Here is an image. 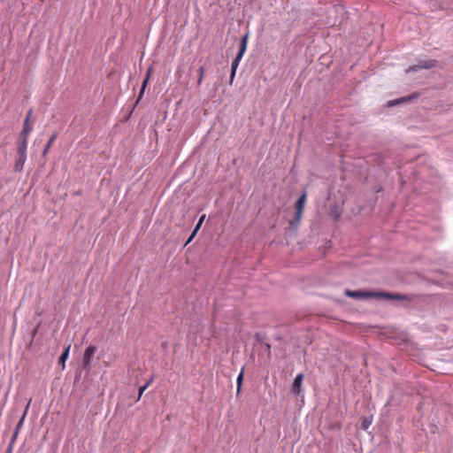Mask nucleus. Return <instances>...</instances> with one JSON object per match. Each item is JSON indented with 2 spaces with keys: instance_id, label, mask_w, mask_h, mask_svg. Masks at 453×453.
I'll return each instance as SVG.
<instances>
[{
  "instance_id": "obj_11",
  "label": "nucleus",
  "mask_w": 453,
  "mask_h": 453,
  "mask_svg": "<svg viewBox=\"0 0 453 453\" xmlns=\"http://www.w3.org/2000/svg\"><path fill=\"white\" fill-rule=\"evenodd\" d=\"M150 72H151V69H149L147 71L146 76H145V78H144V80L142 81V88H141V90H140L139 96H138V99L136 101V104H138V102L141 100V98L142 97V96L144 94L146 86H147L149 79H150Z\"/></svg>"
},
{
  "instance_id": "obj_19",
  "label": "nucleus",
  "mask_w": 453,
  "mask_h": 453,
  "mask_svg": "<svg viewBox=\"0 0 453 453\" xmlns=\"http://www.w3.org/2000/svg\"><path fill=\"white\" fill-rule=\"evenodd\" d=\"M341 211L338 206H334L330 209L329 215L334 219L337 220L341 217Z\"/></svg>"
},
{
  "instance_id": "obj_8",
  "label": "nucleus",
  "mask_w": 453,
  "mask_h": 453,
  "mask_svg": "<svg viewBox=\"0 0 453 453\" xmlns=\"http://www.w3.org/2000/svg\"><path fill=\"white\" fill-rule=\"evenodd\" d=\"M32 129L33 127L30 125V123H27V119H25L23 123V129L19 134V142H25V144L27 145L28 134L32 131Z\"/></svg>"
},
{
  "instance_id": "obj_3",
  "label": "nucleus",
  "mask_w": 453,
  "mask_h": 453,
  "mask_svg": "<svg viewBox=\"0 0 453 453\" xmlns=\"http://www.w3.org/2000/svg\"><path fill=\"white\" fill-rule=\"evenodd\" d=\"M345 295L349 297L355 299L371 298L376 297L377 292L374 291H365V290H345Z\"/></svg>"
},
{
  "instance_id": "obj_20",
  "label": "nucleus",
  "mask_w": 453,
  "mask_h": 453,
  "mask_svg": "<svg viewBox=\"0 0 453 453\" xmlns=\"http://www.w3.org/2000/svg\"><path fill=\"white\" fill-rule=\"evenodd\" d=\"M152 380H153V378H150L143 386L140 387L136 402H138L141 399L143 392L148 388V387L150 385Z\"/></svg>"
},
{
  "instance_id": "obj_2",
  "label": "nucleus",
  "mask_w": 453,
  "mask_h": 453,
  "mask_svg": "<svg viewBox=\"0 0 453 453\" xmlns=\"http://www.w3.org/2000/svg\"><path fill=\"white\" fill-rule=\"evenodd\" d=\"M438 60L428 59V60H418V64L409 67L408 72H417L421 69H432L438 65Z\"/></svg>"
},
{
  "instance_id": "obj_21",
  "label": "nucleus",
  "mask_w": 453,
  "mask_h": 453,
  "mask_svg": "<svg viewBox=\"0 0 453 453\" xmlns=\"http://www.w3.org/2000/svg\"><path fill=\"white\" fill-rule=\"evenodd\" d=\"M243 371H244V367H242L241 369V372L239 373V375L237 376V379H236V384H237V395L240 393L241 391V388H242V381H243Z\"/></svg>"
},
{
  "instance_id": "obj_26",
  "label": "nucleus",
  "mask_w": 453,
  "mask_h": 453,
  "mask_svg": "<svg viewBox=\"0 0 453 453\" xmlns=\"http://www.w3.org/2000/svg\"><path fill=\"white\" fill-rule=\"evenodd\" d=\"M235 73H236V72H234V71L231 69L230 80H229V84H230V85H232V84H233V81H234V79Z\"/></svg>"
},
{
  "instance_id": "obj_17",
  "label": "nucleus",
  "mask_w": 453,
  "mask_h": 453,
  "mask_svg": "<svg viewBox=\"0 0 453 453\" xmlns=\"http://www.w3.org/2000/svg\"><path fill=\"white\" fill-rule=\"evenodd\" d=\"M242 57H243V54L238 52L237 55L235 56V58H234L232 65H231V69L234 72H236L237 67H238Z\"/></svg>"
},
{
  "instance_id": "obj_16",
  "label": "nucleus",
  "mask_w": 453,
  "mask_h": 453,
  "mask_svg": "<svg viewBox=\"0 0 453 453\" xmlns=\"http://www.w3.org/2000/svg\"><path fill=\"white\" fill-rule=\"evenodd\" d=\"M29 404H30V402L27 404V407H26V409L24 411V413H23L22 417L20 418L19 421L18 422V424L16 425V427H15L14 431H17V432L19 433V430L21 429V427L23 426V423H24V420L26 418Z\"/></svg>"
},
{
  "instance_id": "obj_32",
  "label": "nucleus",
  "mask_w": 453,
  "mask_h": 453,
  "mask_svg": "<svg viewBox=\"0 0 453 453\" xmlns=\"http://www.w3.org/2000/svg\"><path fill=\"white\" fill-rule=\"evenodd\" d=\"M36 332H37V329H35L34 332H33V336L35 335Z\"/></svg>"
},
{
  "instance_id": "obj_4",
  "label": "nucleus",
  "mask_w": 453,
  "mask_h": 453,
  "mask_svg": "<svg viewBox=\"0 0 453 453\" xmlns=\"http://www.w3.org/2000/svg\"><path fill=\"white\" fill-rule=\"evenodd\" d=\"M96 350V348L93 345L88 346L85 349V352L83 354V358H82L84 369H86L88 371L90 370V368H91L90 360H91L92 356L95 354Z\"/></svg>"
},
{
  "instance_id": "obj_14",
  "label": "nucleus",
  "mask_w": 453,
  "mask_h": 453,
  "mask_svg": "<svg viewBox=\"0 0 453 453\" xmlns=\"http://www.w3.org/2000/svg\"><path fill=\"white\" fill-rule=\"evenodd\" d=\"M302 213L298 214V211H296L295 218L289 221V226L292 229H296L301 219Z\"/></svg>"
},
{
  "instance_id": "obj_9",
  "label": "nucleus",
  "mask_w": 453,
  "mask_h": 453,
  "mask_svg": "<svg viewBox=\"0 0 453 453\" xmlns=\"http://www.w3.org/2000/svg\"><path fill=\"white\" fill-rule=\"evenodd\" d=\"M70 349H71V343H67V344L65 343V349L59 357L58 364L62 366L63 370L65 368V361L69 357Z\"/></svg>"
},
{
  "instance_id": "obj_24",
  "label": "nucleus",
  "mask_w": 453,
  "mask_h": 453,
  "mask_svg": "<svg viewBox=\"0 0 453 453\" xmlns=\"http://www.w3.org/2000/svg\"><path fill=\"white\" fill-rule=\"evenodd\" d=\"M204 219H205V214H203L200 217L198 222L196 223V225L195 226L196 228V230H199L201 228L202 225H203V222L204 221Z\"/></svg>"
},
{
  "instance_id": "obj_6",
  "label": "nucleus",
  "mask_w": 453,
  "mask_h": 453,
  "mask_svg": "<svg viewBox=\"0 0 453 453\" xmlns=\"http://www.w3.org/2000/svg\"><path fill=\"white\" fill-rule=\"evenodd\" d=\"M303 377V373H298L293 381L291 390L296 397L299 396V395L301 394Z\"/></svg>"
},
{
  "instance_id": "obj_22",
  "label": "nucleus",
  "mask_w": 453,
  "mask_h": 453,
  "mask_svg": "<svg viewBox=\"0 0 453 453\" xmlns=\"http://www.w3.org/2000/svg\"><path fill=\"white\" fill-rule=\"evenodd\" d=\"M372 423V418H364L361 421V428L364 429V430H366L368 429V427L370 426Z\"/></svg>"
},
{
  "instance_id": "obj_15",
  "label": "nucleus",
  "mask_w": 453,
  "mask_h": 453,
  "mask_svg": "<svg viewBox=\"0 0 453 453\" xmlns=\"http://www.w3.org/2000/svg\"><path fill=\"white\" fill-rule=\"evenodd\" d=\"M302 213L298 214V211H296L295 218L289 221V226L292 229H296L301 219Z\"/></svg>"
},
{
  "instance_id": "obj_30",
  "label": "nucleus",
  "mask_w": 453,
  "mask_h": 453,
  "mask_svg": "<svg viewBox=\"0 0 453 453\" xmlns=\"http://www.w3.org/2000/svg\"><path fill=\"white\" fill-rule=\"evenodd\" d=\"M13 445L9 443L6 453H12Z\"/></svg>"
},
{
  "instance_id": "obj_27",
  "label": "nucleus",
  "mask_w": 453,
  "mask_h": 453,
  "mask_svg": "<svg viewBox=\"0 0 453 453\" xmlns=\"http://www.w3.org/2000/svg\"><path fill=\"white\" fill-rule=\"evenodd\" d=\"M32 114H33V110L30 109L27 113V116H26V119H27V123H29V119L30 118L32 117Z\"/></svg>"
},
{
  "instance_id": "obj_28",
  "label": "nucleus",
  "mask_w": 453,
  "mask_h": 453,
  "mask_svg": "<svg viewBox=\"0 0 453 453\" xmlns=\"http://www.w3.org/2000/svg\"><path fill=\"white\" fill-rule=\"evenodd\" d=\"M265 347L267 351V355L270 356L271 355V345L269 343H265Z\"/></svg>"
},
{
  "instance_id": "obj_29",
  "label": "nucleus",
  "mask_w": 453,
  "mask_h": 453,
  "mask_svg": "<svg viewBox=\"0 0 453 453\" xmlns=\"http://www.w3.org/2000/svg\"><path fill=\"white\" fill-rule=\"evenodd\" d=\"M195 238V236L193 234H190L189 237L188 238V240L186 241L184 246H187L189 242H191V241Z\"/></svg>"
},
{
  "instance_id": "obj_10",
  "label": "nucleus",
  "mask_w": 453,
  "mask_h": 453,
  "mask_svg": "<svg viewBox=\"0 0 453 453\" xmlns=\"http://www.w3.org/2000/svg\"><path fill=\"white\" fill-rule=\"evenodd\" d=\"M306 198L307 193L306 191H303L296 203V211H298V214L303 213L306 203Z\"/></svg>"
},
{
  "instance_id": "obj_13",
  "label": "nucleus",
  "mask_w": 453,
  "mask_h": 453,
  "mask_svg": "<svg viewBox=\"0 0 453 453\" xmlns=\"http://www.w3.org/2000/svg\"><path fill=\"white\" fill-rule=\"evenodd\" d=\"M302 213L298 214V211H296L295 218L289 221V226L292 229H296L301 219Z\"/></svg>"
},
{
  "instance_id": "obj_25",
  "label": "nucleus",
  "mask_w": 453,
  "mask_h": 453,
  "mask_svg": "<svg viewBox=\"0 0 453 453\" xmlns=\"http://www.w3.org/2000/svg\"><path fill=\"white\" fill-rule=\"evenodd\" d=\"M18 434H19V432H17V431L13 432V434H12V436L11 438L10 444L14 445V442L17 440Z\"/></svg>"
},
{
  "instance_id": "obj_1",
  "label": "nucleus",
  "mask_w": 453,
  "mask_h": 453,
  "mask_svg": "<svg viewBox=\"0 0 453 453\" xmlns=\"http://www.w3.org/2000/svg\"><path fill=\"white\" fill-rule=\"evenodd\" d=\"M27 145L25 142H18L17 155L14 163V171L22 172L24 164L27 160Z\"/></svg>"
},
{
  "instance_id": "obj_5",
  "label": "nucleus",
  "mask_w": 453,
  "mask_h": 453,
  "mask_svg": "<svg viewBox=\"0 0 453 453\" xmlns=\"http://www.w3.org/2000/svg\"><path fill=\"white\" fill-rule=\"evenodd\" d=\"M376 298H385L388 300H410L408 296L398 293H388V292H377Z\"/></svg>"
},
{
  "instance_id": "obj_31",
  "label": "nucleus",
  "mask_w": 453,
  "mask_h": 453,
  "mask_svg": "<svg viewBox=\"0 0 453 453\" xmlns=\"http://www.w3.org/2000/svg\"><path fill=\"white\" fill-rule=\"evenodd\" d=\"M198 231H199V230H196V228L195 227V228H194V230L192 231L191 234H193L194 236H196Z\"/></svg>"
},
{
  "instance_id": "obj_7",
  "label": "nucleus",
  "mask_w": 453,
  "mask_h": 453,
  "mask_svg": "<svg viewBox=\"0 0 453 453\" xmlns=\"http://www.w3.org/2000/svg\"><path fill=\"white\" fill-rule=\"evenodd\" d=\"M419 95L418 93H413L411 96H403L395 100H390L387 103V105L389 107L395 106L403 103H409L414 98H418Z\"/></svg>"
},
{
  "instance_id": "obj_12",
  "label": "nucleus",
  "mask_w": 453,
  "mask_h": 453,
  "mask_svg": "<svg viewBox=\"0 0 453 453\" xmlns=\"http://www.w3.org/2000/svg\"><path fill=\"white\" fill-rule=\"evenodd\" d=\"M248 39H249V33H246L242 36L241 42H240V47H239V53H242L244 55L246 50H247V44H248Z\"/></svg>"
},
{
  "instance_id": "obj_18",
  "label": "nucleus",
  "mask_w": 453,
  "mask_h": 453,
  "mask_svg": "<svg viewBox=\"0 0 453 453\" xmlns=\"http://www.w3.org/2000/svg\"><path fill=\"white\" fill-rule=\"evenodd\" d=\"M57 136H58V134L57 133H53L51 134V136L50 137L43 151H42V155L45 156L49 150V149L50 148V146L52 145V143L55 142V140L57 139Z\"/></svg>"
},
{
  "instance_id": "obj_23",
  "label": "nucleus",
  "mask_w": 453,
  "mask_h": 453,
  "mask_svg": "<svg viewBox=\"0 0 453 453\" xmlns=\"http://www.w3.org/2000/svg\"><path fill=\"white\" fill-rule=\"evenodd\" d=\"M198 80H197V87H199L203 81V75H204V67L203 66H200V68L198 69Z\"/></svg>"
}]
</instances>
